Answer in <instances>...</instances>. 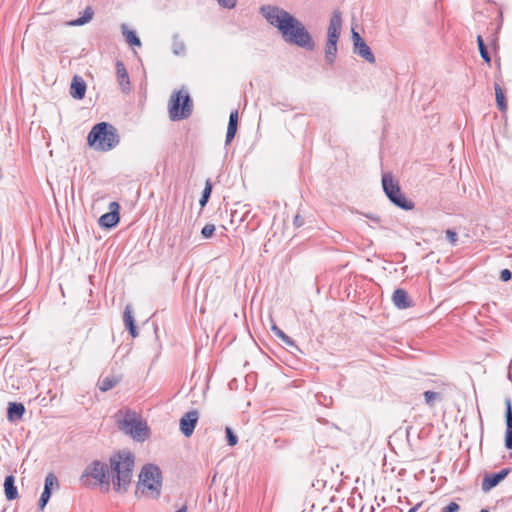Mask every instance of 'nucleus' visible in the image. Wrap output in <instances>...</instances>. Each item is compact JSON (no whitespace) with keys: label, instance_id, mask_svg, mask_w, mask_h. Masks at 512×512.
<instances>
[{"label":"nucleus","instance_id":"1","mask_svg":"<svg viewBox=\"0 0 512 512\" xmlns=\"http://www.w3.org/2000/svg\"><path fill=\"white\" fill-rule=\"evenodd\" d=\"M260 13L270 25L279 30L286 43L309 51L314 49L315 43L308 30L289 12L278 6L263 5Z\"/></svg>","mask_w":512,"mask_h":512},{"label":"nucleus","instance_id":"2","mask_svg":"<svg viewBox=\"0 0 512 512\" xmlns=\"http://www.w3.org/2000/svg\"><path fill=\"white\" fill-rule=\"evenodd\" d=\"M134 455L129 451H118L110 456L113 489L125 493L130 487L134 468Z\"/></svg>","mask_w":512,"mask_h":512},{"label":"nucleus","instance_id":"3","mask_svg":"<svg viewBox=\"0 0 512 512\" xmlns=\"http://www.w3.org/2000/svg\"><path fill=\"white\" fill-rule=\"evenodd\" d=\"M162 489V473L158 466L154 464H146L139 473V479L135 491L136 497L139 494L151 498L158 499Z\"/></svg>","mask_w":512,"mask_h":512},{"label":"nucleus","instance_id":"4","mask_svg":"<svg viewBox=\"0 0 512 512\" xmlns=\"http://www.w3.org/2000/svg\"><path fill=\"white\" fill-rule=\"evenodd\" d=\"M87 141L89 146L95 150L109 151L119 144L120 138L117 129L113 125L100 122L92 127Z\"/></svg>","mask_w":512,"mask_h":512},{"label":"nucleus","instance_id":"5","mask_svg":"<svg viewBox=\"0 0 512 512\" xmlns=\"http://www.w3.org/2000/svg\"><path fill=\"white\" fill-rule=\"evenodd\" d=\"M168 108L172 121L189 118L193 111V103L188 91L184 89L175 91L170 97Z\"/></svg>","mask_w":512,"mask_h":512},{"label":"nucleus","instance_id":"6","mask_svg":"<svg viewBox=\"0 0 512 512\" xmlns=\"http://www.w3.org/2000/svg\"><path fill=\"white\" fill-rule=\"evenodd\" d=\"M382 188L389 201L396 207L406 211L414 208V202L407 199L402 193L398 181L393 178L391 173L382 175Z\"/></svg>","mask_w":512,"mask_h":512},{"label":"nucleus","instance_id":"7","mask_svg":"<svg viewBox=\"0 0 512 512\" xmlns=\"http://www.w3.org/2000/svg\"><path fill=\"white\" fill-rule=\"evenodd\" d=\"M90 478H93L97 484L109 486L110 473L108 465L100 460L92 461L80 476V482L83 485H88Z\"/></svg>","mask_w":512,"mask_h":512},{"label":"nucleus","instance_id":"8","mask_svg":"<svg viewBox=\"0 0 512 512\" xmlns=\"http://www.w3.org/2000/svg\"><path fill=\"white\" fill-rule=\"evenodd\" d=\"M119 427L137 440H144L148 436L146 423L138 419L136 413L130 410L125 413L123 420L119 422Z\"/></svg>","mask_w":512,"mask_h":512},{"label":"nucleus","instance_id":"9","mask_svg":"<svg viewBox=\"0 0 512 512\" xmlns=\"http://www.w3.org/2000/svg\"><path fill=\"white\" fill-rule=\"evenodd\" d=\"M109 212L100 216L98 224L105 229L114 228L120 221V205L118 202L113 201L109 204Z\"/></svg>","mask_w":512,"mask_h":512},{"label":"nucleus","instance_id":"10","mask_svg":"<svg viewBox=\"0 0 512 512\" xmlns=\"http://www.w3.org/2000/svg\"><path fill=\"white\" fill-rule=\"evenodd\" d=\"M199 413L197 410H191L185 413L179 421L180 431L185 437H190L197 425Z\"/></svg>","mask_w":512,"mask_h":512},{"label":"nucleus","instance_id":"11","mask_svg":"<svg viewBox=\"0 0 512 512\" xmlns=\"http://www.w3.org/2000/svg\"><path fill=\"white\" fill-rule=\"evenodd\" d=\"M510 473V468H504L497 473L487 474L482 481V490L487 492L496 487Z\"/></svg>","mask_w":512,"mask_h":512},{"label":"nucleus","instance_id":"12","mask_svg":"<svg viewBox=\"0 0 512 512\" xmlns=\"http://www.w3.org/2000/svg\"><path fill=\"white\" fill-rule=\"evenodd\" d=\"M341 27H342L341 12L336 10L333 12L330 22H329L327 40H330V41L333 40L335 42H338L340 32H341Z\"/></svg>","mask_w":512,"mask_h":512},{"label":"nucleus","instance_id":"13","mask_svg":"<svg viewBox=\"0 0 512 512\" xmlns=\"http://www.w3.org/2000/svg\"><path fill=\"white\" fill-rule=\"evenodd\" d=\"M505 422V447L508 450H512V404L510 398H506L505 400Z\"/></svg>","mask_w":512,"mask_h":512},{"label":"nucleus","instance_id":"14","mask_svg":"<svg viewBox=\"0 0 512 512\" xmlns=\"http://www.w3.org/2000/svg\"><path fill=\"white\" fill-rule=\"evenodd\" d=\"M86 82L80 76L75 75L70 85V95L77 100H81L85 97L86 93Z\"/></svg>","mask_w":512,"mask_h":512},{"label":"nucleus","instance_id":"15","mask_svg":"<svg viewBox=\"0 0 512 512\" xmlns=\"http://www.w3.org/2000/svg\"><path fill=\"white\" fill-rule=\"evenodd\" d=\"M116 73H117V79L119 82V85L121 87V90L124 93H127L130 91V79L127 72V69L122 61L116 62Z\"/></svg>","mask_w":512,"mask_h":512},{"label":"nucleus","instance_id":"16","mask_svg":"<svg viewBox=\"0 0 512 512\" xmlns=\"http://www.w3.org/2000/svg\"><path fill=\"white\" fill-rule=\"evenodd\" d=\"M392 301L399 309H406L412 306L408 293L402 288H398L394 291Z\"/></svg>","mask_w":512,"mask_h":512},{"label":"nucleus","instance_id":"17","mask_svg":"<svg viewBox=\"0 0 512 512\" xmlns=\"http://www.w3.org/2000/svg\"><path fill=\"white\" fill-rule=\"evenodd\" d=\"M25 411V406L22 403L10 402L7 408V419L10 422L21 420L25 414Z\"/></svg>","mask_w":512,"mask_h":512},{"label":"nucleus","instance_id":"18","mask_svg":"<svg viewBox=\"0 0 512 512\" xmlns=\"http://www.w3.org/2000/svg\"><path fill=\"white\" fill-rule=\"evenodd\" d=\"M4 493L8 501L15 500L19 497L18 489L15 485V477L8 475L4 480Z\"/></svg>","mask_w":512,"mask_h":512},{"label":"nucleus","instance_id":"19","mask_svg":"<svg viewBox=\"0 0 512 512\" xmlns=\"http://www.w3.org/2000/svg\"><path fill=\"white\" fill-rule=\"evenodd\" d=\"M354 53L358 56L362 57L364 60H366L370 64H374L376 59L371 51L370 47L366 44L365 41L362 43L356 44V46L353 47Z\"/></svg>","mask_w":512,"mask_h":512},{"label":"nucleus","instance_id":"20","mask_svg":"<svg viewBox=\"0 0 512 512\" xmlns=\"http://www.w3.org/2000/svg\"><path fill=\"white\" fill-rule=\"evenodd\" d=\"M123 321H124L125 327L129 331L130 335L133 338L137 337L138 336V330H137V327L135 325V319H134V316H133V313H132V310H131L130 306H126L125 307V310H124V313H123Z\"/></svg>","mask_w":512,"mask_h":512},{"label":"nucleus","instance_id":"21","mask_svg":"<svg viewBox=\"0 0 512 512\" xmlns=\"http://www.w3.org/2000/svg\"><path fill=\"white\" fill-rule=\"evenodd\" d=\"M121 31H122L123 36L125 37L126 42L129 45L137 46V47H140L142 45L141 40L138 37V35L136 34V32L134 30H129L128 26L126 24L123 23L121 25Z\"/></svg>","mask_w":512,"mask_h":512},{"label":"nucleus","instance_id":"22","mask_svg":"<svg viewBox=\"0 0 512 512\" xmlns=\"http://www.w3.org/2000/svg\"><path fill=\"white\" fill-rule=\"evenodd\" d=\"M93 15H94V11H93L92 7L87 6L81 17L71 20L67 24L69 26H83L92 20Z\"/></svg>","mask_w":512,"mask_h":512},{"label":"nucleus","instance_id":"23","mask_svg":"<svg viewBox=\"0 0 512 512\" xmlns=\"http://www.w3.org/2000/svg\"><path fill=\"white\" fill-rule=\"evenodd\" d=\"M337 55V42L333 40H327L325 47V60L329 65L335 62Z\"/></svg>","mask_w":512,"mask_h":512},{"label":"nucleus","instance_id":"24","mask_svg":"<svg viewBox=\"0 0 512 512\" xmlns=\"http://www.w3.org/2000/svg\"><path fill=\"white\" fill-rule=\"evenodd\" d=\"M172 52L176 56H182L186 52V45L184 41L181 40L178 33H175L172 36Z\"/></svg>","mask_w":512,"mask_h":512},{"label":"nucleus","instance_id":"25","mask_svg":"<svg viewBox=\"0 0 512 512\" xmlns=\"http://www.w3.org/2000/svg\"><path fill=\"white\" fill-rule=\"evenodd\" d=\"M494 89H495L497 107L501 112H505L507 110V102H506L503 90L498 83L494 84Z\"/></svg>","mask_w":512,"mask_h":512},{"label":"nucleus","instance_id":"26","mask_svg":"<svg viewBox=\"0 0 512 512\" xmlns=\"http://www.w3.org/2000/svg\"><path fill=\"white\" fill-rule=\"evenodd\" d=\"M120 379L114 376H106L103 379L99 381V389L103 392H106L112 388H114L118 383Z\"/></svg>","mask_w":512,"mask_h":512},{"label":"nucleus","instance_id":"27","mask_svg":"<svg viewBox=\"0 0 512 512\" xmlns=\"http://www.w3.org/2000/svg\"><path fill=\"white\" fill-rule=\"evenodd\" d=\"M48 492H53V490H58L60 485L57 476L54 473H48L45 477V483H44V490H47Z\"/></svg>","mask_w":512,"mask_h":512},{"label":"nucleus","instance_id":"28","mask_svg":"<svg viewBox=\"0 0 512 512\" xmlns=\"http://www.w3.org/2000/svg\"><path fill=\"white\" fill-rule=\"evenodd\" d=\"M477 45H478V49H479V53H480L481 58L483 59V61L485 63L490 65L491 64V56H490V54L488 52V49H487V47L485 45V42H484V40H483L481 35L477 36Z\"/></svg>","mask_w":512,"mask_h":512},{"label":"nucleus","instance_id":"29","mask_svg":"<svg viewBox=\"0 0 512 512\" xmlns=\"http://www.w3.org/2000/svg\"><path fill=\"white\" fill-rule=\"evenodd\" d=\"M271 330L276 337L283 341V343H285L288 346H295V341L287 334H285L276 324H273L271 326Z\"/></svg>","mask_w":512,"mask_h":512},{"label":"nucleus","instance_id":"30","mask_svg":"<svg viewBox=\"0 0 512 512\" xmlns=\"http://www.w3.org/2000/svg\"><path fill=\"white\" fill-rule=\"evenodd\" d=\"M424 399H425V403L429 407H433L436 402L442 400V395L439 392H434V391L428 390V391L424 392Z\"/></svg>","mask_w":512,"mask_h":512},{"label":"nucleus","instance_id":"31","mask_svg":"<svg viewBox=\"0 0 512 512\" xmlns=\"http://www.w3.org/2000/svg\"><path fill=\"white\" fill-rule=\"evenodd\" d=\"M211 193H212V184H211L210 180H207L205 183V188L202 192V196L199 200V204L202 208L206 206V204L211 196Z\"/></svg>","mask_w":512,"mask_h":512},{"label":"nucleus","instance_id":"32","mask_svg":"<svg viewBox=\"0 0 512 512\" xmlns=\"http://www.w3.org/2000/svg\"><path fill=\"white\" fill-rule=\"evenodd\" d=\"M237 129H238V125L228 123L226 139H225L226 146L229 145L232 142V140L234 139Z\"/></svg>","mask_w":512,"mask_h":512},{"label":"nucleus","instance_id":"33","mask_svg":"<svg viewBox=\"0 0 512 512\" xmlns=\"http://www.w3.org/2000/svg\"><path fill=\"white\" fill-rule=\"evenodd\" d=\"M51 495H52V493L48 492V489L43 490V492L39 498V501H38V508L40 510H44V508L46 507L47 503L49 502V500L51 498Z\"/></svg>","mask_w":512,"mask_h":512},{"label":"nucleus","instance_id":"34","mask_svg":"<svg viewBox=\"0 0 512 512\" xmlns=\"http://www.w3.org/2000/svg\"><path fill=\"white\" fill-rule=\"evenodd\" d=\"M225 432H226L227 444L229 446L236 445L238 442V437L234 434L232 429L230 427H226Z\"/></svg>","mask_w":512,"mask_h":512},{"label":"nucleus","instance_id":"35","mask_svg":"<svg viewBox=\"0 0 512 512\" xmlns=\"http://www.w3.org/2000/svg\"><path fill=\"white\" fill-rule=\"evenodd\" d=\"M214 231H215L214 224H206L201 230V235L203 236V238L207 239V238L212 237V235L214 234Z\"/></svg>","mask_w":512,"mask_h":512},{"label":"nucleus","instance_id":"36","mask_svg":"<svg viewBox=\"0 0 512 512\" xmlns=\"http://www.w3.org/2000/svg\"><path fill=\"white\" fill-rule=\"evenodd\" d=\"M221 7L232 9L236 6L237 0H216Z\"/></svg>","mask_w":512,"mask_h":512},{"label":"nucleus","instance_id":"37","mask_svg":"<svg viewBox=\"0 0 512 512\" xmlns=\"http://www.w3.org/2000/svg\"><path fill=\"white\" fill-rule=\"evenodd\" d=\"M460 506L456 502H450L448 505L442 508V512H458Z\"/></svg>","mask_w":512,"mask_h":512},{"label":"nucleus","instance_id":"38","mask_svg":"<svg viewBox=\"0 0 512 512\" xmlns=\"http://www.w3.org/2000/svg\"><path fill=\"white\" fill-rule=\"evenodd\" d=\"M446 238L452 244L455 245L457 242V233L451 229L446 230Z\"/></svg>","mask_w":512,"mask_h":512},{"label":"nucleus","instance_id":"39","mask_svg":"<svg viewBox=\"0 0 512 512\" xmlns=\"http://www.w3.org/2000/svg\"><path fill=\"white\" fill-rule=\"evenodd\" d=\"M511 278H512V272L509 269H503L500 272V279L503 282H507V281L511 280Z\"/></svg>","mask_w":512,"mask_h":512},{"label":"nucleus","instance_id":"40","mask_svg":"<svg viewBox=\"0 0 512 512\" xmlns=\"http://www.w3.org/2000/svg\"><path fill=\"white\" fill-rule=\"evenodd\" d=\"M352 40L353 46H356V44L362 43L364 41L359 33L354 30H352Z\"/></svg>","mask_w":512,"mask_h":512},{"label":"nucleus","instance_id":"41","mask_svg":"<svg viewBox=\"0 0 512 512\" xmlns=\"http://www.w3.org/2000/svg\"><path fill=\"white\" fill-rule=\"evenodd\" d=\"M228 123L238 125V111L237 110H234L230 113Z\"/></svg>","mask_w":512,"mask_h":512},{"label":"nucleus","instance_id":"42","mask_svg":"<svg viewBox=\"0 0 512 512\" xmlns=\"http://www.w3.org/2000/svg\"><path fill=\"white\" fill-rule=\"evenodd\" d=\"M293 223L294 225L299 228L301 226L304 225V218L302 216H300L299 214H297L295 217H294V220H293Z\"/></svg>","mask_w":512,"mask_h":512},{"label":"nucleus","instance_id":"43","mask_svg":"<svg viewBox=\"0 0 512 512\" xmlns=\"http://www.w3.org/2000/svg\"><path fill=\"white\" fill-rule=\"evenodd\" d=\"M176 512H187V506L184 505L183 507H181L179 510H177Z\"/></svg>","mask_w":512,"mask_h":512},{"label":"nucleus","instance_id":"44","mask_svg":"<svg viewBox=\"0 0 512 512\" xmlns=\"http://www.w3.org/2000/svg\"><path fill=\"white\" fill-rule=\"evenodd\" d=\"M417 509H418V506H414V507H412L411 509H409V511H408V512H416V511H417Z\"/></svg>","mask_w":512,"mask_h":512},{"label":"nucleus","instance_id":"45","mask_svg":"<svg viewBox=\"0 0 512 512\" xmlns=\"http://www.w3.org/2000/svg\"><path fill=\"white\" fill-rule=\"evenodd\" d=\"M480 512H489L487 509H482Z\"/></svg>","mask_w":512,"mask_h":512}]
</instances>
